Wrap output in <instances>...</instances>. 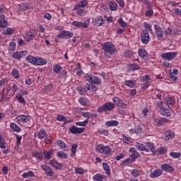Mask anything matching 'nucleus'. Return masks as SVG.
<instances>
[{
  "label": "nucleus",
  "mask_w": 181,
  "mask_h": 181,
  "mask_svg": "<svg viewBox=\"0 0 181 181\" xmlns=\"http://www.w3.org/2000/svg\"><path fill=\"white\" fill-rule=\"evenodd\" d=\"M87 5H88V1L87 0H82L80 3L74 6V11H77L80 8H86Z\"/></svg>",
  "instance_id": "nucleus-25"
},
{
  "label": "nucleus",
  "mask_w": 181,
  "mask_h": 181,
  "mask_svg": "<svg viewBox=\"0 0 181 181\" xmlns=\"http://www.w3.org/2000/svg\"><path fill=\"white\" fill-rule=\"evenodd\" d=\"M118 121L117 120H110L105 122L106 127H118Z\"/></svg>",
  "instance_id": "nucleus-40"
},
{
  "label": "nucleus",
  "mask_w": 181,
  "mask_h": 181,
  "mask_svg": "<svg viewBox=\"0 0 181 181\" xmlns=\"http://www.w3.org/2000/svg\"><path fill=\"white\" fill-rule=\"evenodd\" d=\"M56 144L58 145V146H59L62 149H66V148H67V146L62 140H57L56 141Z\"/></svg>",
  "instance_id": "nucleus-62"
},
{
  "label": "nucleus",
  "mask_w": 181,
  "mask_h": 181,
  "mask_svg": "<svg viewBox=\"0 0 181 181\" xmlns=\"http://www.w3.org/2000/svg\"><path fill=\"white\" fill-rule=\"evenodd\" d=\"M72 36H74V33L71 31L62 30L57 35V39H71Z\"/></svg>",
  "instance_id": "nucleus-12"
},
{
  "label": "nucleus",
  "mask_w": 181,
  "mask_h": 181,
  "mask_svg": "<svg viewBox=\"0 0 181 181\" xmlns=\"http://www.w3.org/2000/svg\"><path fill=\"white\" fill-rule=\"evenodd\" d=\"M160 169L162 172H167L168 173H171L175 172V168L169 163H163L160 165Z\"/></svg>",
  "instance_id": "nucleus-15"
},
{
  "label": "nucleus",
  "mask_w": 181,
  "mask_h": 181,
  "mask_svg": "<svg viewBox=\"0 0 181 181\" xmlns=\"http://www.w3.org/2000/svg\"><path fill=\"white\" fill-rule=\"evenodd\" d=\"M142 83H149L151 81V75L146 74L141 77L140 78Z\"/></svg>",
  "instance_id": "nucleus-46"
},
{
  "label": "nucleus",
  "mask_w": 181,
  "mask_h": 181,
  "mask_svg": "<svg viewBox=\"0 0 181 181\" xmlns=\"http://www.w3.org/2000/svg\"><path fill=\"white\" fill-rule=\"evenodd\" d=\"M119 25H120L121 28H127L128 26V24L124 21V19L122 17H120L119 20L117 21Z\"/></svg>",
  "instance_id": "nucleus-60"
},
{
  "label": "nucleus",
  "mask_w": 181,
  "mask_h": 181,
  "mask_svg": "<svg viewBox=\"0 0 181 181\" xmlns=\"http://www.w3.org/2000/svg\"><path fill=\"white\" fill-rule=\"evenodd\" d=\"M75 172L78 175H84V173H86V172H87V170H84L81 167H77V168H75Z\"/></svg>",
  "instance_id": "nucleus-54"
},
{
  "label": "nucleus",
  "mask_w": 181,
  "mask_h": 181,
  "mask_svg": "<svg viewBox=\"0 0 181 181\" xmlns=\"http://www.w3.org/2000/svg\"><path fill=\"white\" fill-rule=\"evenodd\" d=\"M52 90H53V85L49 84L47 85L44 88H42V93H44V94H46V93H50Z\"/></svg>",
  "instance_id": "nucleus-47"
},
{
  "label": "nucleus",
  "mask_w": 181,
  "mask_h": 181,
  "mask_svg": "<svg viewBox=\"0 0 181 181\" xmlns=\"http://www.w3.org/2000/svg\"><path fill=\"white\" fill-rule=\"evenodd\" d=\"M62 70H63V67H62V66H60V64H57L54 65V66H53L54 73L59 74V73H60V71H62Z\"/></svg>",
  "instance_id": "nucleus-49"
},
{
  "label": "nucleus",
  "mask_w": 181,
  "mask_h": 181,
  "mask_svg": "<svg viewBox=\"0 0 181 181\" xmlns=\"http://www.w3.org/2000/svg\"><path fill=\"white\" fill-rule=\"evenodd\" d=\"M75 124L77 127H87L88 119H85L83 122H76Z\"/></svg>",
  "instance_id": "nucleus-56"
},
{
  "label": "nucleus",
  "mask_w": 181,
  "mask_h": 181,
  "mask_svg": "<svg viewBox=\"0 0 181 181\" xmlns=\"http://www.w3.org/2000/svg\"><path fill=\"white\" fill-rule=\"evenodd\" d=\"M76 90L80 95H86L88 91L90 93L97 91V87H95V86H92L91 87V84L90 83H86L83 86H77Z\"/></svg>",
  "instance_id": "nucleus-1"
},
{
  "label": "nucleus",
  "mask_w": 181,
  "mask_h": 181,
  "mask_svg": "<svg viewBox=\"0 0 181 181\" xmlns=\"http://www.w3.org/2000/svg\"><path fill=\"white\" fill-rule=\"evenodd\" d=\"M160 112L164 117H170V115H172V112L170 111V109L166 108L165 107L160 110Z\"/></svg>",
  "instance_id": "nucleus-30"
},
{
  "label": "nucleus",
  "mask_w": 181,
  "mask_h": 181,
  "mask_svg": "<svg viewBox=\"0 0 181 181\" xmlns=\"http://www.w3.org/2000/svg\"><path fill=\"white\" fill-rule=\"evenodd\" d=\"M134 129L136 131V135L139 134H142V131H144V129L140 125H137L134 127Z\"/></svg>",
  "instance_id": "nucleus-64"
},
{
  "label": "nucleus",
  "mask_w": 181,
  "mask_h": 181,
  "mask_svg": "<svg viewBox=\"0 0 181 181\" xmlns=\"http://www.w3.org/2000/svg\"><path fill=\"white\" fill-rule=\"evenodd\" d=\"M54 152V149L51 148L49 151L43 150L42 153L44 155V158L47 160H50L52 159V156H53V153Z\"/></svg>",
  "instance_id": "nucleus-24"
},
{
  "label": "nucleus",
  "mask_w": 181,
  "mask_h": 181,
  "mask_svg": "<svg viewBox=\"0 0 181 181\" xmlns=\"http://www.w3.org/2000/svg\"><path fill=\"white\" fill-rule=\"evenodd\" d=\"M103 49L106 53H110L112 56V54H115V52H117L115 45H114L112 42H105L103 45Z\"/></svg>",
  "instance_id": "nucleus-4"
},
{
  "label": "nucleus",
  "mask_w": 181,
  "mask_h": 181,
  "mask_svg": "<svg viewBox=\"0 0 181 181\" xmlns=\"http://www.w3.org/2000/svg\"><path fill=\"white\" fill-rule=\"evenodd\" d=\"M109 6H110V11H112V12H114V11H117V9H118V5L117 4V2H115V1H110L109 3Z\"/></svg>",
  "instance_id": "nucleus-45"
},
{
  "label": "nucleus",
  "mask_w": 181,
  "mask_h": 181,
  "mask_svg": "<svg viewBox=\"0 0 181 181\" xmlns=\"http://www.w3.org/2000/svg\"><path fill=\"white\" fill-rule=\"evenodd\" d=\"M36 59H37V57H33L32 55H28L26 57V61L28 63H30V64H33V66H36Z\"/></svg>",
  "instance_id": "nucleus-35"
},
{
  "label": "nucleus",
  "mask_w": 181,
  "mask_h": 181,
  "mask_svg": "<svg viewBox=\"0 0 181 181\" xmlns=\"http://www.w3.org/2000/svg\"><path fill=\"white\" fill-rule=\"evenodd\" d=\"M30 121V116L29 115H21L17 116L14 119V122L19 124V125H23V124H28Z\"/></svg>",
  "instance_id": "nucleus-7"
},
{
  "label": "nucleus",
  "mask_w": 181,
  "mask_h": 181,
  "mask_svg": "<svg viewBox=\"0 0 181 181\" xmlns=\"http://www.w3.org/2000/svg\"><path fill=\"white\" fill-rule=\"evenodd\" d=\"M175 138V132L168 130L165 132V141H169Z\"/></svg>",
  "instance_id": "nucleus-27"
},
{
  "label": "nucleus",
  "mask_w": 181,
  "mask_h": 181,
  "mask_svg": "<svg viewBox=\"0 0 181 181\" xmlns=\"http://www.w3.org/2000/svg\"><path fill=\"white\" fill-rule=\"evenodd\" d=\"M103 179H104V176L100 173H98L93 177V180L95 181H103Z\"/></svg>",
  "instance_id": "nucleus-59"
},
{
  "label": "nucleus",
  "mask_w": 181,
  "mask_h": 181,
  "mask_svg": "<svg viewBox=\"0 0 181 181\" xmlns=\"http://www.w3.org/2000/svg\"><path fill=\"white\" fill-rule=\"evenodd\" d=\"M141 40L142 45H148L149 42H151V35H149V32L146 30H141Z\"/></svg>",
  "instance_id": "nucleus-8"
},
{
  "label": "nucleus",
  "mask_w": 181,
  "mask_h": 181,
  "mask_svg": "<svg viewBox=\"0 0 181 181\" xmlns=\"http://www.w3.org/2000/svg\"><path fill=\"white\" fill-rule=\"evenodd\" d=\"M135 162L132 158H129L121 163L122 166H128V165H131V163H134Z\"/></svg>",
  "instance_id": "nucleus-43"
},
{
  "label": "nucleus",
  "mask_w": 181,
  "mask_h": 181,
  "mask_svg": "<svg viewBox=\"0 0 181 181\" xmlns=\"http://www.w3.org/2000/svg\"><path fill=\"white\" fill-rule=\"evenodd\" d=\"M112 100L115 105V107H119V108H123L124 110L127 108V104L124 103V101L120 98L115 96L112 98Z\"/></svg>",
  "instance_id": "nucleus-10"
},
{
  "label": "nucleus",
  "mask_w": 181,
  "mask_h": 181,
  "mask_svg": "<svg viewBox=\"0 0 181 181\" xmlns=\"http://www.w3.org/2000/svg\"><path fill=\"white\" fill-rule=\"evenodd\" d=\"M11 76H13L14 78H19V77H21V74H19V70H18V69H13L11 71Z\"/></svg>",
  "instance_id": "nucleus-52"
},
{
  "label": "nucleus",
  "mask_w": 181,
  "mask_h": 181,
  "mask_svg": "<svg viewBox=\"0 0 181 181\" xmlns=\"http://www.w3.org/2000/svg\"><path fill=\"white\" fill-rule=\"evenodd\" d=\"M15 98L18 101V103H20V104H22V105H26V100H25V98L22 96V95L17 93Z\"/></svg>",
  "instance_id": "nucleus-31"
},
{
  "label": "nucleus",
  "mask_w": 181,
  "mask_h": 181,
  "mask_svg": "<svg viewBox=\"0 0 181 181\" xmlns=\"http://www.w3.org/2000/svg\"><path fill=\"white\" fill-rule=\"evenodd\" d=\"M22 177L26 179V177H35V172L30 170L27 173H24L22 174Z\"/></svg>",
  "instance_id": "nucleus-42"
},
{
  "label": "nucleus",
  "mask_w": 181,
  "mask_h": 181,
  "mask_svg": "<svg viewBox=\"0 0 181 181\" xmlns=\"http://www.w3.org/2000/svg\"><path fill=\"white\" fill-rule=\"evenodd\" d=\"M115 108V105L112 102H107L98 108V112H107V111H112Z\"/></svg>",
  "instance_id": "nucleus-5"
},
{
  "label": "nucleus",
  "mask_w": 181,
  "mask_h": 181,
  "mask_svg": "<svg viewBox=\"0 0 181 181\" xmlns=\"http://www.w3.org/2000/svg\"><path fill=\"white\" fill-rule=\"evenodd\" d=\"M37 35V30L36 29H30L28 30L25 35V40L26 42H30V40H33L35 37Z\"/></svg>",
  "instance_id": "nucleus-9"
},
{
  "label": "nucleus",
  "mask_w": 181,
  "mask_h": 181,
  "mask_svg": "<svg viewBox=\"0 0 181 181\" xmlns=\"http://www.w3.org/2000/svg\"><path fill=\"white\" fill-rule=\"evenodd\" d=\"M163 173V172L161 169H156L151 173L150 177H151V179H155L156 177H159V176H160Z\"/></svg>",
  "instance_id": "nucleus-26"
},
{
  "label": "nucleus",
  "mask_w": 181,
  "mask_h": 181,
  "mask_svg": "<svg viewBox=\"0 0 181 181\" xmlns=\"http://www.w3.org/2000/svg\"><path fill=\"white\" fill-rule=\"evenodd\" d=\"M47 136V132L46 130H40L38 132V138L39 139H45Z\"/></svg>",
  "instance_id": "nucleus-41"
},
{
  "label": "nucleus",
  "mask_w": 181,
  "mask_h": 181,
  "mask_svg": "<svg viewBox=\"0 0 181 181\" xmlns=\"http://www.w3.org/2000/svg\"><path fill=\"white\" fill-rule=\"evenodd\" d=\"M129 70H132V71H136V70H141V66L138 65V64H130L129 65Z\"/></svg>",
  "instance_id": "nucleus-44"
},
{
  "label": "nucleus",
  "mask_w": 181,
  "mask_h": 181,
  "mask_svg": "<svg viewBox=\"0 0 181 181\" xmlns=\"http://www.w3.org/2000/svg\"><path fill=\"white\" fill-rule=\"evenodd\" d=\"M57 156L60 158V159H67V153H64V151H58L57 153Z\"/></svg>",
  "instance_id": "nucleus-53"
},
{
  "label": "nucleus",
  "mask_w": 181,
  "mask_h": 181,
  "mask_svg": "<svg viewBox=\"0 0 181 181\" xmlns=\"http://www.w3.org/2000/svg\"><path fill=\"white\" fill-rule=\"evenodd\" d=\"M33 6L29 3H21L18 4V8L20 11H29L32 9Z\"/></svg>",
  "instance_id": "nucleus-21"
},
{
  "label": "nucleus",
  "mask_w": 181,
  "mask_h": 181,
  "mask_svg": "<svg viewBox=\"0 0 181 181\" xmlns=\"http://www.w3.org/2000/svg\"><path fill=\"white\" fill-rule=\"evenodd\" d=\"M129 152L131 153L130 158H132L134 162L138 158H141V153H139L134 147L130 148Z\"/></svg>",
  "instance_id": "nucleus-16"
},
{
  "label": "nucleus",
  "mask_w": 181,
  "mask_h": 181,
  "mask_svg": "<svg viewBox=\"0 0 181 181\" xmlns=\"http://www.w3.org/2000/svg\"><path fill=\"white\" fill-rule=\"evenodd\" d=\"M14 32L15 28H7L3 31V35H5L6 36H11V35H13Z\"/></svg>",
  "instance_id": "nucleus-38"
},
{
  "label": "nucleus",
  "mask_w": 181,
  "mask_h": 181,
  "mask_svg": "<svg viewBox=\"0 0 181 181\" xmlns=\"http://www.w3.org/2000/svg\"><path fill=\"white\" fill-rule=\"evenodd\" d=\"M124 86H127V87H129L130 88H134L135 86H136V80H126L124 82Z\"/></svg>",
  "instance_id": "nucleus-29"
},
{
  "label": "nucleus",
  "mask_w": 181,
  "mask_h": 181,
  "mask_svg": "<svg viewBox=\"0 0 181 181\" xmlns=\"http://www.w3.org/2000/svg\"><path fill=\"white\" fill-rule=\"evenodd\" d=\"M78 148V145L76 144H74L71 145V158H74L76 156V152H77V148Z\"/></svg>",
  "instance_id": "nucleus-39"
},
{
  "label": "nucleus",
  "mask_w": 181,
  "mask_h": 181,
  "mask_svg": "<svg viewBox=\"0 0 181 181\" xmlns=\"http://www.w3.org/2000/svg\"><path fill=\"white\" fill-rule=\"evenodd\" d=\"M135 148L138 151H143V152H149V148L146 147V146H144V144L137 142L135 144Z\"/></svg>",
  "instance_id": "nucleus-23"
},
{
  "label": "nucleus",
  "mask_w": 181,
  "mask_h": 181,
  "mask_svg": "<svg viewBox=\"0 0 181 181\" xmlns=\"http://www.w3.org/2000/svg\"><path fill=\"white\" fill-rule=\"evenodd\" d=\"M49 165L57 170H60V169L63 168V164L59 163V161L54 159L50 160Z\"/></svg>",
  "instance_id": "nucleus-22"
},
{
  "label": "nucleus",
  "mask_w": 181,
  "mask_h": 181,
  "mask_svg": "<svg viewBox=\"0 0 181 181\" xmlns=\"http://www.w3.org/2000/svg\"><path fill=\"white\" fill-rule=\"evenodd\" d=\"M95 151L98 152V153H103V155H110L111 153V148L104 144H98L96 146Z\"/></svg>",
  "instance_id": "nucleus-6"
},
{
  "label": "nucleus",
  "mask_w": 181,
  "mask_h": 181,
  "mask_svg": "<svg viewBox=\"0 0 181 181\" xmlns=\"http://www.w3.org/2000/svg\"><path fill=\"white\" fill-rule=\"evenodd\" d=\"M45 64H47V60L40 57H37L35 66H45Z\"/></svg>",
  "instance_id": "nucleus-28"
},
{
  "label": "nucleus",
  "mask_w": 181,
  "mask_h": 181,
  "mask_svg": "<svg viewBox=\"0 0 181 181\" xmlns=\"http://www.w3.org/2000/svg\"><path fill=\"white\" fill-rule=\"evenodd\" d=\"M84 78L88 81L89 84H91L90 87H93V84L101 86L102 81L98 76L88 73L85 75Z\"/></svg>",
  "instance_id": "nucleus-2"
},
{
  "label": "nucleus",
  "mask_w": 181,
  "mask_h": 181,
  "mask_svg": "<svg viewBox=\"0 0 181 181\" xmlns=\"http://www.w3.org/2000/svg\"><path fill=\"white\" fill-rule=\"evenodd\" d=\"M131 175L134 177H138L139 176H141V171L137 169H134L131 171Z\"/></svg>",
  "instance_id": "nucleus-55"
},
{
  "label": "nucleus",
  "mask_w": 181,
  "mask_h": 181,
  "mask_svg": "<svg viewBox=\"0 0 181 181\" xmlns=\"http://www.w3.org/2000/svg\"><path fill=\"white\" fill-rule=\"evenodd\" d=\"M28 54V51H20L16 52L13 54V59H16V60H21V59L25 57Z\"/></svg>",
  "instance_id": "nucleus-18"
},
{
  "label": "nucleus",
  "mask_w": 181,
  "mask_h": 181,
  "mask_svg": "<svg viewBox=\"0 0 181 181\" xmlns=\"http://www.w3.org/2000/svg\"><path fill=\"white\" fill-rule=\"evenodd\" d=\"M170 156H171L174 159H179V158H180V156H181V153L172 151L170 153Z\"/></svg>",
  "instance_id": "nucleus-61"
},
{
  "label": "nucleus",
  "mask_w": 181,
  "mask_h": 181,
  "mask_svg": "<svg viewBox=\"0 0 181 181\" xmlns=\"http://www.w3.org/2000/svg\"><path fill=\"white\" fill-rule=\"evenodd\" d=\"M103 170H105L106 175H107V176H111V168H110V165H108V163H103Z\"/></svg>",
  "instance_id": "nucleus-36"
},
{
  "label": "nucleus",
  "mask_w": 181,
  "mask_h": 181,
  "mask_svg": "<svg viewBox=\"0 0 181 181\" xmlns=\"http://www.w3.org/2000/svg\"><path fill=\"white\" fill-rule=\"evenodd\" d=\"M33 156H34V158H36L37 159H39L40 160H43V154L40 152H33Z\"/></svg>",
  "instance_id": "nucleus-51"
},
{
  "label": "nucleus",
  "mask_w": 181,
  "mask_h": 181,
  "mask_svg": "<svg viewBox=\"0 0 181 181\" xmlns=\"http://www.w3.org/2000/svg\"><path fill=\"white\" fill-rule=\"evenodd\" d=\"M154 30H155L158 40H160V42H164V40L166 38L165 37V30L162 29V27H160V25L158 24H155Z\"/></svg>",
  "instance_id": "nucleus-3"
},
{
  "label": "nucleus",
  "mask_w": 181,
  "mask_h": 181,
  "mask_svg": "<svg viewBox=\"0 0 181 181\" xmlns=\"http://www.w3.org/2000/svg\"><path fill=\"white\" fill-rule=\"evenodd\" d=\"M41 169L45 170L47 176H49V177H52V176L54 175V171H53V169H52V168L47 165H41Z\"/></svg>",
  "instance_id": "nucleus-19"
},
{
  "label": "nucleus",
  "mask_w": 181,
  "mask_h": 181,
  "mask_svg": "<svg viewBox=\"0 0 181 181\" xmlns=\"http://www.w3.org/2000/svg\"><path fill=\"white\" fill-rule=\"evenodd\" d=\"M8 50H11V52H15V50H16V42L11 41L9 43Z\"/></svg>",
  "instance_id": "nucleus-58"
},
{
  "label": "nucleus",
  "mask_w": 181,
  "mask_h": 181,
  "mask_svg": "<svg viewBox=\"0 0 181 181\" xmlns=\"http://www.w3.org/2000/svg\"><path fill=\"white\" fill-rule=\"evenodd\" d=\"M167 103H168V105H170L171 107H173V105H175V99H173V98L172 97L168 98Z\"/></svg>",
  "instance_id": "nucleus-63"
},
{
  "label": "nucleus",
  "mask_w": 181,
  "mask_h": 181,
  "mask_svg": "<svg viewBox=\"0 0 181 181\" xmlns=\"http://www.w3.org/2000/svg\"><path fill=\"white\" fill-rule=\"evenodd\" d=\"M71 25L75 28H83V29H87V28H88V25H90V18L86 20L83 23L81 21H73Z\"/></svg>",
  "instance_id": "nucleus-11"
},
{
  "label": "nucleus",
  "mask_w": 181,
  "mask_h": 181,
  "mask_svg": "<svg viewBox=\"0 0 181 181\" xmlns=\"http://www.w3.org/2000/svg\"><path fill=\"white\" fill-rule=\"evenodd\" d=\"M176 56H177V52H165L161 54V57L164 60H168V62H170L171 60H173V59H175Z\"/></svg>",
  "instance_id": "nucleus-14"
},
{
  "label": "nucleus",
  "mask_w": 181,
  "mask_h": 181,
  "mask_svg": "<svg viewBox=\"0 0 181 181\" xmlns=\"http://www.w3.org/2000/svg\"><path fill=\"white\" fill-rule=\"evenodd\" d=\"M153 121L156 127H163L165 124H168L170 121L165 117H153Z\"/></svg>",
  "instance_id": "nucleus-13"
},
{
  "label": "nucleus",
  "mask_w": 181,
  "mask_h": 181,
  "mask_svg": "<svg viewBox=\"0 0 181 181\" xmlns=\"http://www.w3.org/2000/svg\"><path fill=\"white\" fill-rule=\"evenodd\" d=\"M84 131H86V128L77 127L74 125L69 129V132H71V134H73L74 135H76V134H83Z\"/></svg>",
  "instance_id": "nucleus-17"
},
{
  "label": "nucleus",
  "mask_w": 181,
  "mask_h": 181,
  "mask_svg": "<svg viewBox=\"0 0 181 181\" xmlns=\"http://www.w3.org/2000/svg\"><path fill=\"white\" fill-rule=\"evenodd\" d=\"M138 53L139 56L144 60H146V59H148V52H146L145 49H139Z\"/></svg>",
  "instance_id": "nucleus-33"
},
{
  "label": "nucleus",
  "mask_w": 181,
  "mask_h": 181,
  "mask_svg": "<svg viewBox=\"0 0 181 181\" xmlns=\"http://www.w3.org/2000/svg\"><path fill=\"white\" fill-rule=\"evenodd\" d=\"M98 134H99V135H103V136H108L110 132L105 129H100L98 130Z\"/></svg>",
  "instance_id": "nucleus-48"
},
{
  "label": "nucleus",
  "mask_w": 181,
  "mask_h": 181,
  "mask_svg": "<svg viewBox=\"0 0 181 181\" xmlns=\"http://www.w3.org/2000/svg\"><path fill=\"white\" fill-rule=\"evenodd\" d=\"M5 15H0V28H6L8 26V21L5 20Z\"/></svg>",
  "instance_id": "nucleus-32"
},
{
  "label": "nucleus",
  "mask_w": 181,
  "mask_h": 181,
  "mask_svg": "<svg viewBox=\"0 0 181 181\" xmlns=\"http://www.w3.org/2000/svg\"><path fill=\"white\" fill-rule=\"evenodd\" d=\"M76 15H78V16H84L87 15V11H86L84 8H78Z\"/></svg>",
  "instance_id": "nucleus-57"
},
{
  "label": "nucleus",
  "mask_w": 181,
  "mask_h": 181,
  "mask_svg": "<svg viewBox=\"0 0 181 181\" xmlns=\"http://www.w3.org/2000/svg\"><path fill=\"white\" fill-rule=\"evenodd\" d=\"M147 148L149 149V152H152L153 155H156V150L155 148V144L153 143L147 142L146 143Z\"/></svg>",
  "instance_id": "nucleus-34"
},
{
  "label": "nucleus",
  "mask_w": 181,
  "mask_h": 181,
  "mask_svg": "<svg viewBox=\"0 0 181 181\" xmlns=\"http://www.w3.org/2000/svg\"><path fill=\"white\" fill-rule=\"evenodd\" d=\"M104 23V18L103 16H98L93 20L94 26H103Z\"/></svg>",
  "instance_id": "nucleus-20"
},
{
  "label": "nucleus",
  "mask_w": 181,
  "mask_h": 181,
  "mask_svg": "<svg viewBox=\"0 0 181 181\" xmlns=\"http://www.w3.org/2000/svg\"><path fill=\"white\" fill-rule=\"evenodd\" d=\"M10 128L13 131V132H21L22 129H21V127L16 124V123L13 122L10 124Z\"/></svg>",
  "instance_id": "nucleus-37"
},
{
  "label": "nucleus",
  "mask_w": 181,
  "mask_h": 181,
  "mask_svg": "<svg viewBox=\"0 0 181 181\" xmlns=\"http://www.w3.org/2000/svg\"><path fill=\"white\" fill-rule=\"evenodd\" d=\"M78 103L79 104H81V105H83V107H86V105H87L89 103L88 99H87V98H79Z\"/></svg>",
  "instance_id": "nucleus-50"
}]
</instances>
